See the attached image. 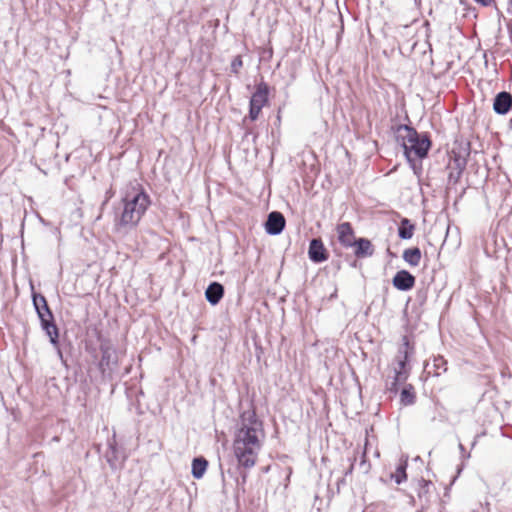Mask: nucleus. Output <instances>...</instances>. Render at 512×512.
Masks as SVG:
<instances>
[{
    "label": "nucleus",
    "instance_id": "obj_13",
    "mask_svg": "<svg viewBox=\"0 0 512 512\" xmlns=\"http://www.w3.org/2000/svg\"><path fill=\"white\" fill-rule=\"evenodd\" d=\"M207 466H208V462L204 458H202V457L195 458L192 462V471H191L193 477L196 479H201L206 472Z\"/></svg>",
    "mask_w": 512,
    "mask_h": 512
},
{
    "label": "nucleus",
    "instance_id": "obj_8",
    "mask_svg": "<svg viewBox=\"0 0 512 512\" xmlns=\"http://www.w3.org/2000/svg\"><path fill=\"white\" fill-rule=\"evenodd\" d=\"M337 236L339 242L345 247L355 245L354 231L348 222L341 223L337 226Z\"/></svg>",
    "mask_w": 512,
    "mask_h": 512
},
{
    "label": "nucleus",
    "instance_id": "obj_1",
    "mask_svg": "<svg viewBox=\"0 0 512 512\" xmlns=\"http://www.w3.org/2000/svg\"><path fill=\"white\" fill-rule=\"evenodd\" d=\"M264 438L262 422L253 412H244L233 440V453L240 466L249 469L256 464Z\"/></svg>",
    "mask_w": 512,
    "mask_h": 512
},
{
    "label": "nucleus",
    "instance_id": "obj_15",
    "mask_svg": "<svg viewBox=\"0 0 512 512\" xmlns=\"http://www.w3.org/2000/svg\"><path fill=\"white\" fill-rule=\"evenodd\" d=\"M403 259L411 266H418L421 260V252L418 248L407 249L403 252Z\"/></svg>",
    "mask_w": 512,
    "mask_h": 512
},
{
    "label": "nucleus",
    "instance_id": "obj_19",
    "mask_svg": "<svg viewBox=\"0 0 512 512\" xmlns=\"http://www.w3.org/2000/svg\"><path fill=\"white\" fill-rule=\"evenodd\" d=\"M242 65V59L240 57H236L231 63L232 72L238 73Z\"/></svg>",
    "mask_w": 512,
    "mask_h": 512
},
{
    "label": "nucleus",
    "instance_id": "obj_10",
    "mask_svg": "<svg viewBox=\"0 0 512 512\" xmlns=\"http://www.w3.org/2000/svg\"><path fill=\"white\" fill-rule=\"evenodd\" d=\"M512 105V97L507 92L499 93L493 103V109L497 114H506Z\"/></svg>",
    "mask_w": 512,
    "mask_h": 512
},
{
    "label": "nucleus",
    "instance_id": "obj_17",
    "mask_svg": "<svg viewBox=\"0 0 512 512\" xmlns=\"http://www.w3.org/2000/svg\"><path fill=\"white\" fill-rule=\"evenodd\" d=\"M406 466H407V463L406 461L401 464L395 471V473H393L391 475V477L395 480V482L397 484H401L402 482H404L407 478V475H406Z\"/></svg>",
    "mask_w": 512,
    "mask_h": 512
},
{
    "label": "nucleus",
    "instance_id": "obj_12",
    "mask_svg": "<svg viewBox=\"0 0 512 512\" xmlns=\"http://www.w3.org/2000/svg\"><path fill=\"white\" fill-rule=\"evenodd\" d=\"M355 254L358 257L370 256L373 253L371 242L367 239L360 238L355 240Z\"/></svg>",
    "mask_w": 512,
    "mask_h": 512
},
{
    "label": "nucleus",
    "instance_id": "obj_2",
    "mask_svg": "<svg viewBox=\"0 0 512 512\" xmlns=\"http://www.w3.org/2000/svg\"><path fill=\"white\" fill-rule=\"evenodd\" d=\"M396 137L404 150L408 162L416 172L417 167L414 162L426 157L431 146L429 138L425 134H419L415 129L406 125L400 126L397 129Z\"/></svg>",
    "mask_w": 512,
    "mask_h": 512
},
{
    "label": "nucleus",
    "instance_id": "obj_5",
    "mask_svg": "<svg viewBox=\"0 0 512 512\" xmlns=\"http://www.w3.org/2000/svg\"><path fill=\"white\" fill-rule=\"evenodd\" d=\"M35 308L37 310V313L39 315V318L41 319L42 328L46 331L47 335L50 338V342L53 345H57V339H58V329L55 324L51 322L52 318H49L41 311V309L38 306V301L35 299Z\"/></svg>",
    "mask_w": 512,
    "mask_h": 512
},
{
    "label": "nucleus",
    "instance_id": "obj_9",
    "mask_svg": "<svg viewBox=\"0 0 512 512\" xmlns=\"http://www.w3.org/2000/svg\"><path fill=\"white\" fill-rule=\"evenodd\" d=\"M309 257L313 262L319 263L327 259L326 249L319 239H313L309 245Z\"/></svg>",
    "mask_w": 512,
    "mask_h": 512
},
{
    "label": "nucleus",
    "instance_id": "obj_7",
    "mask_svg": "<svg viewBox=\"0 0 512 512\" xmlns=\"http://www.w3.org/2000/svg\"><path fill=\"white\" fill-rule=\"evenodd\" d=\"M393 285L401 291H408L415 285V277L406 270L398 271L393 278Z\"/></svg>",
    "mask_w": 512,
    "mask_h": 512
},
{
    "label": "nucleus",
    "instance_id": "obj_6",
    "mask_svg": "<svg viewBox=\"0 0 512 512\" xmlns=\"http://www.w3.org/2000/svg\"><path fill=\"white\" fill-rule=\"evenodd\" d=\"M285 226V219L279 212H272L269 214L265 224L266 232L270 235H278L282 232Z\"/></svg>",
    "mask_w": 512,
    "mask_h": 512
},
{
    "label": "nucleus",
    "instance_id": "obj_21",
    "mask_svg": "<svg viewBox=\"0 0 512 512\" xmlns=\"http://www.w3.org/2000/svg\"><path fill=\"white\" fill-rule=\"evenodd\" d=\"M475 1L480 3V4H482V5H484V6H487V5H489L492 2V0H475Z\"/></svg>",
    "mask_w": 512,
    "mask_h": 512
},
{
    "label": "nucleus",
    "instance_id": "obj_4",
    "mask_svg": "<svg viewBox=\"0 0 512 512\" xmlns=\"http://www.w3.org/2000/svg\"><path fill=\"white\" fill-rule=\"evenodd\" d=\"M268 86L265 83H259L256 91L250 99L249 117L252 121L256 120L260 114L261 109L268 102Z\"/></svg>",
    "mask_w": 512,
    "mask_h": 512
},
{
    "label": "nucleus",
    "instance_id": "obj_18",
    "mask_svg": "<svg viewBox=\"0 0 512 512\" xmlns=\"http://www.w3.org/2000/svg\"><path fill=\"white\" fill-rule=\"evenodd\" d=\"M35 299L38 301V306L41 309V311L43 313H45V315L48 316L49 318H52V314L47 306L45 298L44 297H40V298L34 297V300Z\"/></svg>",
    "mask_w": 512,
    "mask_h": 512
},
{
    "label": "nucleus",
    "instance_id": "obj_11",
    "mask_svg": "<svg viewBox=\"0 0 512 512\" xmlns=\"http://www.w3.org/2000/svg\"><path fill=\"white\" fill-rule=\"evenodd\" d=\"M223 295L224 288L218 282L211 283L205 291L206 299L211 305L218 304L219 301L222 299Z\"/></svg>",
    "mask_w": 512,
    "mask_h": 512
},
{
    "label": "nucleus",
    "instance_id": "obj_3",
    "mask_svg": "<svg viewBox=\"0 0 512 512\" xmlns=\"http://www.w3.org/2000/svg\"><path fill=\"white\" fill-rule=\"evenodd\" d=\"M123 202V212L117 225L134 227L146 212L150 204L149 197L141 190H134L126 194Z\"/></svg>",
    "mask_w": 512,
    "mask_h": 512
},
{
    "label": "nucleus",
    "instance_id": "obj_16",
    "mask_svg": "<svg viewBox=\"0 0 512 512\" xmlns=\"http://www.w3.org/2000/svg\"><path fill=\"white\" fill-rule=\"evenodd\" d=\"M414 392L412 386L403 388L400 394V400L403 405H410L414 402Z\"/></svg>",
    "mask_w": 512,
    "mask_h": 512
},
{
    "label": "nucleus",
    "instance_id": "obj_14",
    "mask_svg": "<svg viewBox=\"0 0 512 512\" xmlns=\"http://www.w3.org/2000/svg\"><path fill=\"white\" fill-rule=\"evenodd\" d=\"M415 226L410 222L409 219L403 218L399 226V237L401 239H410L414 234Z\"/></svg>",
    "mask_w": 512,
    "mask_h": 512
},
{
    "label": "nucleus",
    "instance_id": "obj_20",
    "mask_svg": "<svg viewBox=\"0 0 512 512\" xmlns=\"http://www.w3.org/2000/svg\"><path fill=\"white\" fill-rule=\"evenodd\" d=\"M398 365H399V370L397 371V378H399V377H400V375H401V369H403V368H404V366H405V359H404V360H400V361H399V363H398Z\"/></svg>",
    "mask_w": 512,
    "mask_h": 512
}]
</instances>
